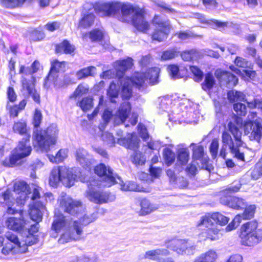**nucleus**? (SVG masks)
<instances>
[{"mask_svg": "<svg viewBox=\"0 0 262 262\" xmlns=\"http://www.w3.org/2000/svg\"><path fill=\"white\" fill-rule=\"evenodd\" d=\"M117 142L125 148L132 150L139 149V140L134 133L130 134L127 137L118 138Z\"/></svg>", "mask_w": 262, "mask_h": 262, "instance_id": "obj_23", "label": "nucleus"}, {"mask_svg": "<svg viewBox=\"0 0 262 262\" xmlns=\"http://www.w3.org/2000/svg\"><path fill=\"white\" fill-rule=\"evenodd\" d=\"M98 217V212L95 211L91 214H84L79 220L81 224L83 226H86L91 223L94 222Z\"/></svg>", "mask_w": 262, "mask_h": 262, "instance_id": "obj_51", "label": "nucleus"}, {"mask_svg": "<svg viewBox=\"0 0 262 262\" xmlns=\"http://www.w3.org/2000/svg\"><path fill=\"white\" fill-rule=\"evenodd\" d=\"M89 38L92 42H100L103 40L104 34L101 30L98 28L92 29L89 32Z\"/></svg>", "mask_w": 262, "mask_h": 262, "instance_id": "obj_52", "label": "nucleus"}, {"mask_svg": "<svg viewBox=\"0 0 262 262\" xmlns=\"http://www.w3.org/2000/svg\"><path fill=\"white\" fill-rule=\"evenodd\" d=\"M217 258L216 252L210 249L197 256L193 262H216Z\"/></svg>", "mask_w": 262, "mask_h": 262, "instance_id": "obj_31", "label": "nucleus"}, {"mask_svg": "<svg viewBox=\"0 0 262 262\" xmlns=\"http://www.w3.org/2000/svg\"><path fill=\"white\" fill-rule=\"evenodd\" d=\"M261 177H262V155L251 172V177L254 180L258 179Z\"/></svg>", "mask_w": 262, "mask_h": 262, "instance_id": "obj_48", "label": "nucleus"}, {"mask_svg": "<svg viewBox=\"0 0 262 262\" xmlns=\"http://www.w3.org/2000/svg\"><path fill=\"white\" fill-rule=\"evenodd\" d=\"M215 80L213 75L210 72L205 74L204 81L201 84L202 88L204 91H207L211 90L214 84Z\"/></svg>", "mask_w": 262, "mask_h": 262, "instance_id": "obj_42", "label": "nucleus"}, {"mask_svg": "<svg viewBox=\"0 0 262 262\" xmlns=\"http://www.w3.org/2000/svg\"><path fill=\"white\" fill-rule=\"evenodd\" d=\"M12 130L14 133L24 135V137L30 135L25 121L19 120L15 122L12 126Z\"/></svg>", "mask_w": 262, "mask_h": 262, "instance_id": "obj_38", "label": "nucleus"}, {"mask_svg": "<svg viewBox=\"0 0 262 262\" xmlns=\"http://www.w3.org/2000/svg\"><path fill=\"white\" fill-rule=\"evenodd\" d=\"M89 89L84 86L83 83H80L76 88L73 94L70 96V98H77L79 96L88 93Z\"/></svg>", "mask_w": 262, "mask_h": 262, "instance_id": "obj_60", "label": "nucleus"}, {"mask_svg": "<svg viewBox=\"0 0 262 262\" xmlns=\"http://www.w3.org/2000/svg\"><path fill=\"white\" fill-rule=\"evenodd\" d=\"M242 215L244 220H250L254 216L256 210V207L254 205H250L248 206H246Z\"/></svg>", "mask_w": 262, "mask_h": 262, "instance_id": "obj_57", "label": "nucleus"}, {"mask_svg": "<svg viewBox=\"0 0 262 262\" xmlns=\"http://www.w3.org/2000/svg\"><path fill=\"white\" fill-rule=\"evenodd\" d=\"M179 52L176 48H172L162 52L161 58L162 60H169L174 58L178 55Z\"/></svg>", "mask_w": 262, "mask_h": 262, "instance_id": "obj_56", "label": "nucleus"}, {"mask_svg": "<svg viewBox=\"0 0 262 262\" xmlns=\"http://www.w3.org/2000/svg\"><path fill=\"white\" fill-rule=\"evenodd\" d=\"M190 70L193 74L195 81L200 82L203 78V73L198 67L195 66H190Z\"/></svg>", "mask_w": 262, "mask_h": 262, "instance_id": "obj_63", "label": "nucleus"}, {"mask_svg": "<svg viewBox=\"0 0 262 262\" xmlns=\"http://www.w3.org/2000/svg\"><path fill=\"white\" fill-rule=\"evenodd\" d=\"M77 105L84 112H86L93 107V99L91 97H84L77 102Z\"/></svg>", "mask_w": 262, "mask_h": 262, "instance_id": "obj_46", "label": "nucleus"}, {"mask_svg": "<svg viewBox=\"0 0 262 262\" xmlns=\"http://www.w3.org/2000/svg\"><path fill=\"white\" fill-rule=\"evenodd\" d=\"M122 189L125 191L147 192L148 190L146 188L141 187L140 185L134 182H129L122 186Z\"/></svg>", "mask_w": 262, "mask_h": 262, "instance_id": "obj_45", "label": "nucleus"}, {"mask_svg": "<svg viewBox=\"0 0 262 262\" xmlns=\"http://www.w3.org/2000/svg\"><path fill=\"white\" fill-rule=\"evenodd\" d=\"M31 137V135L23 137L18 142L17 146L13 149L23 159L30 156L32 152V148L30 145Z\"/></svg>", "mask_w": 262, "mask_h": 262, "instance_id": "obj_17", "label": "nucleus"}, {"mask_svg": "<svg viewBox=\"0 0 262 262\" xmlns=\"http://www.w3.org/2000/svg\"><path fill=\"white\" fill-rule=\"evenodd\" d=\"M60 205L63 208L64 212L74 217H78L85 209L81 201L73 199L70 196L62 197L60 201Z\"/></svg>", "mask_w": 262, "mask_h": 262, "instance_id": "obj_9", "label": "nucleus"}, {"mask_svg": "<svg viewBox=\"0 0 262 262\" xmlns=\"http://www.w3.org/2000/svg\"><path fill=\"white\" fill-rule=\"evenodd\" d=\"M2 196L4 199L5 204L7 206L6 213L8 214H22L24 213V210H18L12 207V206L14 205L15 203V199L13 196V194L12 193L10 189H7L5 191H4L2 193Z\"/></svg>", "mask_w": 262, "mask_h": 262, "instance_id": "obj_20", "label": "nucleus"}, {"mask_svg": "<svg viewBox=\"0 0 262 262\" xmlns=\"http://www.w3.org/2000/svg\"><path fill=\"white\" fill-rule=\"evenodd\" d=\"M26 0H0V4L8 9H14L22 6Z\"/></svg>", "mask_w": 262, "mask_h": 262, "instance_id": "obj_47", "label": "nucleus"}, {"mask_svg": "<svg viewBox=\"0 0 262 262\" xmlns=\"http://www.w3.org/2000/svg\"><path fill=\"white\" fill-rule=\"evenodd\" d=\"M45 205L40 201L33 202L30 205L29 215L31 220L35 223L31 225L28 229V234L35 235L39 231V223L42 220V211L45 209Z\"/></svg>", "mask_w": 262, "mask_h": 262, "instance_id": "obj_8", "label": "nucleus"}, {"mask_svg": "<svg viewBox=\"0 0 262 262\" xmlns=\"http://www.w3.org/2000/svg\"><path fill=\"white\" fill-rule=\"evenodd\" d=\"M89 200L96 204H103L110 201V193L98 190H90L87 192Z\"/></svg>", "mask_w": 262, "mask_h": 262, "instance_id": "obj_16", "label": "nucleus"}, {"mask_svg": "<svg viewBox=\"0 0 262 262\" xmlns=\"http://www.w3.org/2000/svg\"><path fill=\"white\" fill-rule=\"evenodd\" d=\"M67 62L65 61H60L55 59L51 62L50 71L46 77L48 81H55L58 77V74L60 71H64Z\"/></svg>", "mask_w": 262, "mask_h": 262, "instance_id": "obj_18", "label": "nucleus"}, {"mask_svg": "<svg viewBox=\"0 0 262 262\" xmlns=\"http://www.w3.org/2000/svg\"><path fill=\"white\" fill-rule=\"evenodd\" d=\"M126 79H129L132 85L135 86L138 89L142 88L146 80L145 73L140 72H135L131 77H126Z\"/></svg>", "mask_w": 262, "mask_h": 262, "instance_id": "obj_32", "label": "nucleus"}, {"mask_svg": "<svg viewBox=\"0 0 262 262\" xmlns=\"http://www.w3.org/2000/svg\"><path fill=\"white\" fill-rule=\"evenodd\" d=\"M167 71L173 79H180L184 77V75L181 74V71L178 65L174 64H171L168 65L167 67Z\"/></svg>", "mask_w": 262, "mask_h": 262, "instance_id": "obj_50", "label": "nucleus"}, {"mask_svg": "<svg viewBox=\"0 0 262 262\" xmlns=\"http://www.w3.org/2000/svg\"><path fill=\"white\" fill-rule=\"evenodd\" d=\"M229 132L233 136L231 137L229 133L224 131L222 135V141L223 144L227 146L230 152L233 155V157L238 161L245 162V155L244 152H240L239 148L243 145L242 140V132L239 128L233 122H229L228 123Z\"/></svg>", "mask_w": 262, "mask_h": 262, "instance_id": "obj_2", "label": "nucleus"}, {"mask_svg": "<svg viewBox=\"0 0 262 262\" xmlns=\"http://www.w3.org/2000/svg\"><path fill=\"white\" fill-rule=\"evenodd\" d=\"M157 262H174L171 253L168 249H159Z\"/></svg>", "mask_w": 262, "mask_h": 262, "instance_id": "obj_41", "label": "nucleus"}, {"mask_svg": "<svg viewBox=\"0 0 262 262\" xmlns=\"http://www.w3.org/2000/svg\"><path fill=\"white\" fill-rule=\"evenodd\" d=\"M189 151L188 148L183 147L179 148L176 152V165L183 166L186 165L189 160Z\"/></svg>", "mask_w": 262, "mask_h": 262, "instance_id": "obj_29", "label": "nucleus"}, {"mask_svg": "<svg viewBox=\"0 0 262 262\" xmlns=\"http://www.w3.org/2000/svg\"><path fill=\"white\" fill-rule=\"evenodd\" d=\"M23 158L13 150L10 154L1 162V165L6 168H13L23 164Z\"/></svg>", "mask_w": 262, "mask_h": 262, "instance_id": "obj_22", "label": "nucleus"}, {"mask_svg": "<svg viewBox=\"0 0 262 262\" xmlns=\"http://www.w3.org/2000/svg\"><path fill=\"white\" fill-rule=\"evenodd\" d=\"M23 214H19V217L14 216L8 217L5 221V225L7 228L12 231L20 232L23 231L27 224L26 220L23 216Z\"/></svg>", "mask_w": 262, "mask_h": 262, "instance_id": "obj_15", "label": "nucleus"}, {"mask_svg": "<svg viewBox=\"0 0 262 262\" xmlns=\"http://www.w3.org/2000/svg\"><path fill=\"white\" fill-rule=\"evenodd\" d=\"M160 70L157 67H152L148 69L146 72V79L149 80V82L154 85L158 82Z\"/></svg>", "mask_w": 262, "mask_h": 262, "instance_id": "obj_39", "label": "nucleus"}, {"mask_svg": "<svg viewBox=\"0 0 262 262\" xmlns=\"http://www.w3.org/2000/svg\"><path fill=\"white\" fill-rule=\"evenodd\" d=\"M229 203L232 208L236 210H242L246 206L244 200L237 197L232 198Z\"/></svg>", "mask_w": 262, "mask_h": 262, "instance_id": "obj_58", "label": "nucleus"}, {"mask_svg": "<svg viewBox=\"0 0 262 262\" xmlns=\"http://www.w3.org/2000/svg\"><path fill=\"white\" fill-rule=\"evenodd\" d=\"M138 202L140 207L138 212L139 215L145 216L155 211L157 208L146 198H139Z\"/></svg>", "mask_w": 262, "mask_h": 262, "instance_id": "obj_25", "label": "nucleus"}, {"mask_svg": "<svg viewBox=\"0 0 262 262\" xmlns=\"http://www.w3.org/2000/svg\"><path fill=\"white\" fill-rule=\"evenodd\" d=\"M163 157L167 166L171 165L176 160V154L169 148L166 147L163 150Z\"/></svg>", "mask_w": 262, "mask_h": 262, "instance_id": "obj_43", "label": "nucleus"}, {"mask_svg": "<svg viewBox=\"0 0 262 262\" xmlns=\"http://www.w3.org/2000/svg\"><path fill=\"white\" fill-rule=\"evenodd\" d=\"M206 229L202 231L200 234L204 237L205 240L211 241H216L220 238V229L214 225L204 226Z\"/></svg>", "mask_w": 262, "mask_h": 262, "instance_id": "obj_26", "label": "nucleus"}, {"mask_svg": "<svg viewBox=\"0 0 262 262\" xmlns=\"http://www.w3.org/2000/svg\"><path fill=\"white\" fill-rule=\"evenodd\" d=\"M95 12L101 17H114L119 12L118 2L96 3L94 6Z\"/></svg>", "mask_w": 262, "mask_h": 262, "instance_id": "obj_11", "label": "nucleus"}, {"mask_svg": "<svg viewBox=\"0 0 262 262\" xmlns=\"http://www.w3.org/2000/svg\"><path fill=\"white\" fill-rule=\"evenodd\" d=\"M133 86L129 79L124 78L121 89V97L123 100H128L133 96Z\"/></svg>", "mask_w": 262, "mask_h": 262, "instance_id": "obj_36", "label": "nucleus"}, {"mask_svg": "<svg viewBox=\"0 0 262 262\" xmlns=\"http://www.w3.org/2000/svg\"><path fill=\"white\" fill-rule=\"evenodd\" d=\"M216 78L220 82H224L226 84L235 86L238 82V78L230 72L222 70H217L215 72Z\"/></svg>", "mask_w": 262, "mask_h": 262, "instance_id": "obj_21", "label": "nucleus"}, {"mask_svg": "<svg viewBox=\"0 0 262 262\" xmlns=\"http://www.w3.org/2000/svg\"><path fill=\"white\" fill-rule=\"evenodd\" d=\"M42 120V115L40 110L36 108L32 116V124L34 128L40 127Z\"/></svg>", "mask_w": 262, "mask_h": 262, "instance_id": "obj_59", "label": "nucleus"}, {"mask_svg": "<svg viewBox=\"0 0 262 262\" xmlns=\"http://www.w3.org/2000/svg\"><path fill=\"white\" fill-rule=\"evenodd\" d=\"M30 190L29 185L24 181H18L14 183L13 190L17 194H26L29 193Z\"/></svg>", "mask_w": 262, "mask_h": 262, "instance_id": "obj_40", "label": "nucleus"}, {"mask_svg": "<svg viewBox=\"0 0 262 262\" xmlns=\"http://www.w3.org/2000/svg\"><path fill=\"white\" fill-rule=\"evenodd\" d=\"M107 95L111 102L116 103L115 99L118 97L119 93L117 89L116 84L113 81L109 85L107 91Z\"/></svg>", "mask_w": 262, "mask_h": 262, "instance_id": "obj_53", "label": "nucleus"}, {"mask_svg": "<svg viewBox=\"0 0 262 262\" xmlns=\"http://www.w3.org/2000/svg\"><path fill=\"white\" fill-rule=\"evenodd\" d=\"M67 223L66 216L63 214H57L54 216L51 225V229L55 233H58L67 226Z\"/></svg>", "mask_w": 262, "mask_h": 262, "instance_id": "obj_28", "label": "nucleus"}, {"mask_svg": "<svg viewBox=\"0 0 262 262\" xmlns=\"http://www.w3.org/2000/svg\"><path fill=\"white\" fill-rule=\"evenodd\" d=\"M130 110V104L129 102L123 103L115 115L114 122L117 125L123 124L128 117Z\"/></svg>", "mask_w": 262, "mask_h": 262, "instance_id": "obj_24", "label": "nucleus"}, {"mask_svg": "<svg viewBox=\"0 0 262 262\" xmlns=\"http://www.w3.org/2000/svg\"><path fill=\"white\" fill-rule=\"evenodd\" d=\"M58 129L50 125L45 129H36L33 132V138L38 148L48 151L51 146L57 142Z\"/></svg>", "mask_w": 262, "mask_h": 262, "instance_id": "obj_3", "label": "nucleus"}, {"mask_svg": "<svg viewBox=\"0 0 262 262\" xmlns=\"http://www.w3.org/2000/svg\"><path fill=\"white\" fill-rule=\"evenodd\" d=\"M234 63L239 68L250 70L253 69V64L252 63H250L247 60L241 57H236L234 60Z\"/></svg>", "mask_w": 262, "mask_h": 262, "instance_id": "obj_55", "label": "nucleus"}, {"mask_svg": "<svg viewBox=\"0 0 262 262\" xmlns=\"http://www.w3.org/2000/svg\"><path fill=\"white\" fill-rule=\"evenodd\" d=\"M117 69L116 74L119 76V79L122 78L125 72L131 69L133 67V60L132 58L128 57L126 59L117 61Z\"/></svg>", "mask_w": 262, "mask_h": 262, "instance_id": "obj_27", "label": "nucleus"}, {"mask_svg": "<svg viewBox=\"0 0 262 262\" xmlns=\"http://www.w3.org/2000/svg\"><path fill=\"white\" fill-rule=\"evenodd\" d=\"M94 172L103 180L107 183L109 186H112L117 183L116 174L113 173V170L107 167L103 163L97 165L94 169Z\"/></svg>", "mask_w": 262, "mask_h": 262, "instance_id": "obj_13", "label": "nucleus"}, {"mask_svg": "<svg viewBox=\"0 0 262 262\" xmlns=\"http://www.w3.org/2000/svg\"><path fill=\"white\" fill-rule=\"evenodd\" d=\"M95 70L96 68L95 67L89 66L78 70L76 72V75L77 76L78 79H83L89 76H93L94 75L93 71Z\"/></svg>", "mask_w": 262, "mask_h": 262, "instance_id": "obj_49", "label": "nucleus"}, {"mask_svg": "<svg viewBox=\"0 0 262 262\" xmlns=\"http://www.w3.org/2000/svg\"><path fill=\"white\" fill-rule=\"evenodd\" d=\"M75 176L72 171L66 166L54 167L51 171L49 178V184L52 187H56L61 182L67 187H71L74 184Z\"/></svg>", "mask_w": 262, "mask_h": 262, "instance_id": "obj_5", "label": "nucleus"}, {"mask_svg": "<svg viewBox=\"0 0 262 262\" xmlns=\"http://www.w3.org/2000/svg\"><path fill=\"white\" fill-rule=\"evenodd\" d=\"M180 56L184 61L191 62L200 58V52L195 49H191L183 51Z\"/></svg>", "mask_w": 262, "mask_h": 262, "instance_id": "obj_33", "label": "nucleus"}, {"mask_svg": "<svg viewBox=\"0 0 262 262\" xmlns=\"http://www.w3.org/2000/svg\"><path fill=\"white\" fill-rule=\"evenodd\" d=\"M227 95L228 101L231 103L246 101V95L241 91L230 90Z\"/></svg>", "mask_w": 262, "mask_h": 262, "instance_id": "obj_37", "label": "nucleus"}, {"mask_svg": "<svg viewBox=\"0 0 262 262\" xmlns=\"http://www.w3.org/2000/svg\"><path fill=\"white\" fill-rule=\"evenodd\" d=\"M174 35L181 40L190 38H195L198 36V35L189 30L178 31L174 34Z\"/></svg>", "mask_w": 262, "mask_h": 262, "instance_id": "obj_61", "label": "nucleus"}, {"mask_svg": "<svg viewBox=\"0 0 262 262\" xmlns=\"http://www.w3.org/2000/svg\"><path fill=\"white\" fill-rule=\"evenodd\" d=\"M5 237L9 242L13 243L15 245L18 252L20 253L22 241L19 239L18 236L13 233L8 232L5 235Z\"/></svg>", "mask_w": 262, "mask_h": 262, "instance_id": "obj_54", "label": "nucleus"}, {"mask_svg": "<svg viewBox=\"0 0 262 262\" xmlns=\"http://www.w3.org/2000/svg\"><path fill=\"white\" fill-rule=\"evenodd\" d=\"M27 103V100L23 99L18 104L8 106L7 109L8 111L10 117L13 118L17 117L19 112L25 110Z\"/></svg>", "mask_w": 262, "mask_h": 262, "instance_id": "obj_35", "label": "nucleus"}, {"mask_svg": "<svg viewBox=\"0 0 262 262\" xmlns=\"http://www.w3.org/2000/svg\"><path fill=\"white\" fill-rule=\"evenodd\" d=\"M151 23L155 27L150 33L152 41L160 42L167 39L171 29L169 21L162 20L160 16L156 14L151 19Z\"/></svg>", "mask_w": 262, "mask_h": 262, "instance_id": "obj_7", "label": "nucleus"}, {"mask_svg": "<svg viewBox=\"0 0 262 262\" xmlns=\"http://www.w3.org/2000/svg\"><path fill=\"white\" fill-rule=\"evenodd\" d=\"M244 132L252 141L259 142L262 138V123L257 121L248 120L244 124Z\"/></svg>", "mask_w": 262, "mask_h": 262, "instance_id": "obj_12", "label": "nucleus"}, {"mask_svg": "<svg viewBox=\"0 0 262 262\" xmlns=\"http://www.w3.org/2000/svg\"><path fill=\"white\" fill-rule=\"evenodd\" d=\"M233 108L238 116H245L247 114L246 106L241 102L234 103Z\"/></svg>", "mask_w": 262, "mask_h": 262, "instance_id": "obj_64", "label": "nucleus"}, {"mask_svg": "<svg viewBox=\"0 0 262 262\" xmlns=\"http://www.w3.org/2000/svg\"><path fill=\"white\" fill-rule=\"evenodd\" d=\"M21 248L20 249V253H26L28 251V248L38 242V236L28 234L24 239H21Z\"/></svg>", "mask_w": 262, "mask_h": 262, "instance_id": "obj_34", "label": "nucleus"}, {"mask_svg": "<svg viewBox=\"0 0 262 262\" xmlns=\"http://www.w3.org/2000/svg\"><path fill=\"white\" fill-rule=\"evenodd\" d=\"M258 227V223L255 220L248 221L241 226L240 237L242 245L252 247L261 241L262 235Z\"/></svg>", "mask_w": 262, "mask_h": 262, "instance_id": "obj_4", "label": "nucleus"}, {"mask_svg": "<svg viewBox=\"0 0 262 262\" xmlns=\"http://www.w3.org/2000/svg\"><path fill=\"white\" fill-rule=\"evenodd\" d=\"M96 16L92 12L84 14L79 19L78 28L88 29L92 27L95 22Z\"/></svg>", "mask_w": 262, "mask_h": 262, "instance_id": "obj_30", "label": "nucleus"}, {"mask_svg": "<svg viewBox=\"0 0 262 262\" xmlns=\"http://www.w3.org/2000/svg\"><path fill=\"white\" fill-rule=\"evenodd\" d=\"M229 220V217L219 212L206 213L201 217L196 226L199 227L202 226L214 225L212 221L216 224L224 226L228 223Z\"/></svg>", "mask_w": 262, "mask_h": 262, "instance_id": "obj_10", "label": "nucleus"}, {"mask_svg": "<svg viewBox=\"0 0 262 262\" xmlns=\"http://www.w3.org/2000/svg\"><path fill=\"white\" fill-rule=\"evenodd\" d=\"M134 152L132 156V162L137 165H143L145 163V158L141 152L139 151L138 149L134 150Z\"/></svg>", "mask_w": 262, "mask_h": 262, "instance_id": "obj_62", "label": "nucleus"}, {"mask_svg": "<svg viewBox=\"0 0 262 262\" xmlns=\"http://www.w3.org/2000/svg\"><path fill=\"white\" fill-rule=\"evenodd\" d=\"M164 245L167 249L178 255H191L194 253L195 246L188 239L174 237L166 239L164 242Z\"/></svg>", "mask_w": 262, "mask_h": 262, "instance_id": "obj_6", "label": "nucleus"}, {"mask_svg": "<svg viewBox=\"0 0 262 262\" xmlns=\"http://www.w3.org/2000/svg\"><path fill=\"white\" fill-rule=\"evenodd\" d=\"M119 11H121L120 20L122 22H128L129 17L132 14V25L136 29L141 32L147 33L150 28V25L146 20V12L144 9L131 4L118 2Z\"/></svg>", "mask_w": 262, "mask_h": 262, "instance_id": "obj_1", "label": "nucleus"}, {"mask_svg": "<svg viewBox=\"0 0 262 262\" xmlns=\"http://www.w3.org/2000/svg\"><path fill=\"white\" fill-rule=\"evenodd\" d=\"M36 78L32 76L30 79L23 77L21 80L22 90L26 91L29 95H30L33 100L37 104H40V97L37 92L36 87Z\"/></svg>", "mask_w": 262, "mask_h": 262, "instance_id": "obj_14", "label": "nucleus"}, {"mask_svg": "<svg viewBox=\"0 0 262 262\" xmlns=\"http://www.w3.org/2000/svg\"><path fill=\"white\" fill-rule=\"evenodd\" d=\"M76 47L67 39L54 45V51L57 54H66L74 56L76 52Z\"/></svg>", "mask_w": 262, "mask_h": 262, "instance_id": "obj_19", "label": "nucleus"}, {"mask_svg": "<svg viewBox=\"0 0 262 262\" xmlns=\"http://www.w3.org/2000/svg\"><path fill=\"white\" fill-rule=\"evenodd\" d=\"M40 62L37 60H35L31 65V70L29 72L28 71V68H26L24 65H21L19 67V74H29L33 75L36 73L39 69Z\"/></svg>", "mask_w": 262, "mask_h": 262, "instance_id": "obj_44", "label": "nucleus"}]
</instances>
